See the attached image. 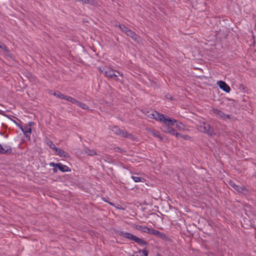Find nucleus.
Listing matches in <instances>:
<instances>
[{
	"mask_svg": "<svg viewBox=\"0 0 256 256\" xmlns=\"http://www.w3.org/2000/svg\"><path fill=\"white\" fill-rule=\"evenodd\" d=\"M147 116L150 118H154L156 120L162 122L164 124H170L174 120L170 119V118L164 114H160L156 110H150L148 111L146 114Z\"/></svg>",
	"mask_w": 256,
	"mask_h": 256,
	"instance_id": "1",
	"label": "nucleus"
},
{
	"mask_svg": "<svg viewBox=\"0 0 256 256\" xmlns=\"http://www.w3.org/2000/svg\"><path fill=\"white\" fill-rule=\"evenodd\" d=\"M197 127L200 132L206 134L208 136H212L216 134L214 129L205 121H200L197 124Z\"/></svg>",
	"mask_w": 256,
	"mask_h": 256,
	"instance_id": "2",
	"label": "nucleus"
},
{
	"mask_svg": "<svg viewBox=\"0 0 256 256\" xmlns=\"http://www.w3.org/2000/svg\"><path fill=\"white\" fill-rule=\"evenodd\" d=\"M104 76L116 81H120L118 76L123 78L124 74L122 72L114 69L106 68L104 70Z\"/></svg>",
	"mask_w": 256,
	"mask_h": 256,
	"instance_id": "3",
	"label": "nucleus"
},
{
	"mask_svg": "<svg viewBox=\"0 0 256 256\" xmlns=\"http://www.w3.org/2000/svg\"><path fill=\"white\" fill-rule=\"evenodd\" d=\"M112 130L116 135L122 138H126L130 140H134L135 137L131 134L128 133L126 131L120 129L116 126L112 127Z\"/></svg>",
	"mask_w": 256,
	"mask_h": 256,
	"instance_id": "4",
	"label": "nucleus"
},
{
	"mask_svg": "<svg viewBox=\"0 0 256 256\" xmlns=\"http://www.w3.org/2000/svg\"><path fill=\"white\" fill-rule=\"evenodd\" d=\"M170 119L174 120L172 122V124H164L162 126V130L166 133H169L172 135H176V137H178V136H180V134L176 132L175 130L172 127V126L174 125L176 120L172 118H170Z\"/></svg>",
	"mask_w": 256,
	"mask_h": 256,
	"instance_id": "5",
	"label": "nucleus"
},
{
	"mask_svg": "<svg viewBox=\"0 0 256 256\" xmlns=\"http://www.w3.org/2000/svg\"><path fill=\"white\" fill-rule=\"evenodd\" d=\"M228 185L238 193L244 192V194H246V192H248V190L244 186L236 185L231 180L228 182Z\"/></svg>",
	"mask_w": 256,
	"mask_h": 256,
	"instance_id": "6",
	"label": "nucleus"
},
{
	"mask_svg": "<svg viewBox=\"0 0 256 256\" xmlns=\"http://www.w3.org/2000/svg\"><path fill=\"white\" fill-rule=\"evenodd\" d=\"M212 112L216 114L217 116H219L220 118L225 120L226 119H229L230 118V116L228 114H225L223 112L222 110H218L216 108H212Z\"/></svg>",
	"mask_w": 256,
	"mask_h": 256,
	"instance_id": "7",
	"label": "nucleus"
},
{
	"mask_svg": "<svg viewBox=\"0 0 256 256\" xmlns=\"http://www.w3.org/2000/svg\"><path fill=\"white\" fill-rule=\"evenodd\" d=\"M18 126L25 134L26 137L30 140V134L32 132V128L29 125H26L22 127V126L18 125Z\"/></svg>",
	"mask_w": 256,
	"mask_h": 256,
	"instance_id": "8",
	"label": "nucleus"
},
{
	"mask_svg": "<svg viewBox=\"0 0 256 256\" xmlns=\"http://www.w3.org/2000/svg\"><path fill=\"white\" fill-rule=\"evenodd\" d=\"M218 84L220 88L222 89L224 91L226 92H230V87L225 82L220 80L218 82Z\"/></svg>",
	"mask_w": 256,
	"mask_h": 256,
	"instance_id": "9",
	"label": "nucleus"
},
{
	"mask_svg": "<svg viewBox=\"0 0 256 256\" xmlns=\"http://www.w3.org/2000/svg\"><path fill=\"white\" fill-rule=\"evenodd\" d=\"M12 148L9 146H4L3 147L0 144V154H10L12 152Z\"/></svg>",
	"mask_w": 256,
	"mask_h": 256,
	"instance_id": "10",
	"label": "nucleus"
},
{
	"mask_svg": "<svg viewBox=\"0 0 256 256\" xmlns=\"http://www.w3.org/2000/svg\"><path fill=\"white\" fill-rule=\"evenodd\" d=\"M119 235L132 240H134V238H136V236L128 232H119Z\"/></svg>",
	"mask_w": 256,
	"mask_h": 256,
	"instance_id": "11",
	"label": "nucleus"
},
{
	"mask_svg": "<svg viewBox=\"0 0 256 256\" xmlns=\"http://www.w3.org/2000/svg\"><path fill=\"white\" fill-rule=\"evenodd\" d=\"M56 168L62 172L70 171V169L68 166L64 165L61 163L56 164Z\"/></svg>",
	"mask_w": 256,
	"mask_h": 256,
	"instance_id": "12",
	"label": "nucleus"
},
{
	"mask_svg": "<svg viewBox=\"0 0 256 256\" xmlns=\"http://www.w3.org/2000/svg\"><path fill=\"white\" fill-rule=\"evenodd\" d=\"M128 36H130L134 41L137 42L139 40V36L133 31L130 30L126 34Z\"/></svg>",
	"mask_w": 256,
	"mask_h": 256,
	"instance_id": "13",
	"label": "nucleus"
},
{
	"mask_svg": "<svg viewBox=\"0 0 256 256\" xmlns=\"http://www.w3.org/2000/svg\"><path fill=\"white\" fill-rule=\"evenodd\" d=\"M83 152L90 156L97 155V153L94 150L90 149L88 148L87 147H85L84 148L83 150Z\"/></svg>",
	"mask_w": 256,
	"mask_h": 256,
	"instance_id": "14",
	"label": "nucleus"
},
{
	"mask_svg": "<svg viewBox=\"0 0 256 256\" xmlns=\"http://www.w3.org/2000/svg\"><path fill=\"white\" fill-rule=\"evenodd\" d=\"M134 241L137 242L140 246L148 244V242H146L144 240L136 236V238H134Z\"/></svg>",
	"mask_w": 256,
	"mask_h": 256,
	"instance_id": "15",
	"label": "nucleus"
},
{
	"mask_svg": "<svg viewBox=\"0 0 256 256\" xmlns=\"http://www.w3.org/2000/svg\"><path fill=\"white\" fill-rule=\"evenodd\" d=\"M138 254L136 256H148V252L146 250H139L138 252H136Z\"/></svg>",
	"mask_w": 256,
	"mask_h": 256,
	"instance_id": "16",
	"label": "nucleus"
},
{
	"mask_svg": "<svg viewBox=\"0 0 256 256\" xmlns=\"http://www.w3.org/2000/svg\"><path fill=\"white\" fill-rule=\"evenodd\" d=\"M45 142L49 146V147L52 149L55 148V145L52 142L50 139L46 138L45 140Z\"/></svg>",
	"mask_w": 256,
	"mask_h": 256,
	"instance_id": "17",
	"label": "nucleus"
},
{
	"mask_svg": "<svg viewBox=\"0 0 256 256\" xmlns=\"http://www.w3.org/2000/svg\"><path fill=\"white\" fill-rule=\"evenodd\" d=\"M137 228L138 230H141L142 231L144 232H146V233H148L150 232V228H148V227H146V226H138Z\"/></svg>",
	"mask_w": 256,
	"mask_h": 256,
	"instance_id": "18",
	"label": "nucleus"
},
{
	"mask_svg": "<svg viewBox=\"0 0 256 256\" xmlns=\"http://www.w3.org/2000/svg\"><path fill=\"white\" fill-rule=\"evenodd\" d=\"M76 104L84 110H88V106L86 104L82 103L79 101H78Z\"/></svg>",
	"mask_w": 256,
	"mask_h": 256,
	"instance_id": "19",
	"label": "nucleus"
},
{
	"mask_svg": "<svg viewBox=\"0 0 256 256\" xmlns=\"http://www.w3.org/2000/svg\"><path fill=\"white\" fill-rule=\"evenodd\" d=\"M149 234H154V235L157 236H161V235H162V234L159 231H158L157 230H154L152 228L150 229Z\"/></svg>",
	"mask_w": 256,
	"mask_h": 256,
	"instance_id": "20",
	"label": "nucleus"
},
{
	"mask_svg": "<svg viewBox=\"0 0 256 256\" xmlns=\"http://www.w3.org/2000/svg\"><path fill=\"white\" fill-rule=\"evenodd\" d=\"M118 27L126 34L127 32H128V31L130 30V29H129L128 28H127L126 26H125L124 25H120V24L118 26Z\"/></svg>",
	"mask_w": 256,
	"mask_h": 256,
	"instance_id": "21",
	"label": "nucleus"
},
{
	"mask_svg": "<svg viewBox=\"0 0 256 256\" xmlns=\"http://www.w3.org/2000/svg\"><path fill=\"white\" fill-rule=\"evenodd\" d=\"M58 154L60 156L64 157V158H66L68 156V154L67 152H66L65 151L62 150H59V152L58 153Z\"/></svg>",
	"mask_w": 256,
	"mask_h": 256,
	"instance_id": "22",
	"label": "nucleus"
},
{
	"mask_svg": "<svg viewBox=\"0 0 256 256\" xmlns=\"http://www.w3.org/2000/svg\"><path fill=\"white\" fill-rule=\"evenodd\" d=\"M86 4H89L92 6H96L98 5L97 0H88V2Z\"/></svg>",
	"mask_w": 256,
	"mask_h": 256,
	"instance_id": "23",
	"label": "nucleus"
},
{
	"mask_svg": "<svg viewBox=\"0 0 256 256\" xmlns=\"http://www.w3.org/2000/svg\"><path fill=\"white\" fill-rule=\"evenodd\" d=\"M175 123H176V128H177L178 130H181L184 129V126L183 125V124L182 123H181L180 122H178L176 120Z\"/></svg>",
	"mask_w": 256,
	"mask_h": 256,
	"instance_id": "24",
	"label": "nucleus"
},
{
	"mask_svg": "<svg viewBox=\"0 0 256 256\" xmlns=\"http://www.w3.org/2000/svg\"><path fill=\"white\" fill-rule=\"evenodd\" d=\"M132 178L135 182H143L142 180H144V178L137 176H132Z\"/></svg>",
	"mask_w": 256,
	"mask_h": 256,
	"instance_id": "25",
	"label": "nucleus"
},
{
	"mask_svg": "<svg viewBox=\"0 0 256 256\" xmlns=\"http://www.w3.org/2000/svg\"><path fill=\"white\" fill-rule=\"evenodd\" d=\"M150 132L154 136L160 138V134L158 132H156L155 130H150Z\"/></svg>",
	"mask_w": 256,
	"mask_h": 256,
	"instance_id": "26",
	"label": "nucleus"
},
{
	"mask_svg": "<svg viewBox=\"0 0 256 256\" xmlns=\"http://www.w3.org/2000/svg\"><path fill=\"white\" fill-rule=\"evenodd\" d=\"M68 101L71 102L72 103L76 104L78 100H76L72 97L69 96V98H68Z\"/></svg>",
	"mask_w": 256,
	"mask_h": 256,
	"instance_id": "27",
	"label": "nucleus"
},
{
	"mask_svg": "<svg viewBox=\"0 0 256 256\" xmlns=\"http://www.w3.org/2000/svg\"><path fill=\"white\" fill-rule=\"evenodd\" d=\"M62 93H60L59 92H54V95L58 98H62Z\"/></svg>",
	"mask_w": 256,
	"mask_h": 256,
	"instance_id": "28",
	"label": "nucleus"
},
{
	"mask_svg": "<svg viewBox=\"0 0 256 256\" xmlns=\"http://www.w3.org/2000/svg\"><path fill=\"white\" fill-rule=\"evenodd\" d=\"M0 48L4 50V51H7V48L6 46L0 42Z\"/></svg>",
	"mask_w": 256,
	"mask_h": 256,
	"instance_id": "29",
	"label": "nucleus"
},
{
	"mask_svg": "<svg viewBox=\"0 0 256 256\" xmlns=\"http://www.w3.org/2000/svg\"><path fill=\"white\" fill-rule=\"evenodd\" d=\"M50 165L54 167L55 168H53V170L54 172H57L56 169V164H54V162H50Z\"/></svg>",
	"mask_w": 256,
	"mask_h": 256,
	"instance_id": "30",
	"label": "nucleus"
},
{
	"mask_svg": "<svg viewBox=\"0 0 256 256\" xmlns=\"http://www.w3.org/2000/svg\"><path fill=\"white\" fill-rule=\"evenodd\" d=\"M178 136H180L184 140H189L190 138V137L188 135H184L180 134V136H178Z\"/></svg>",
	"mask_w": 256,
	"mask_h": 256,
	"instance_id": "31",
	"label": "nucleus"
},
{
	"mask_svg": "<svg viewBox=\"0 0 256 256\" xmlns=\"http://www.w3.org/2000/svg\"><path fill=\"white\" fill-rule=\"evenodd\" d=\"M76 0L78 2H81L84 4H86V3L88 2V0Z\"/></svg>",
	"mask_w": 256,
	"mask_h": 256,
	"instance_id": "32",
	"label": "nucleus"
},
{
	"mask_svg": "<svg viewBox=\"0 0 256 256\" xmlns=\"http://www.w3.org/2000/svg\"><path fill=\"white\" fill-rule=\"evenodd\" d=\"M69 98V96H64V94H62V98L61 99H62V100H66L68 101V98Z\"/></svg>",
	"mask_w": 256,
	"mask_h": 256,
	"instance_id": "33",
	"label": "nucleus"
},
{
	"mask_svg": "<svg viewBox=\"0 0 256 256\" xmlns=\"http://www.w3.org/2000/svg\"><path fill=\"white\" fill-rule=\"evenodd\" d=\"M52 150H54L56 152L57 154H58V153L59 152V150H60V149L56 146H55V148L52 149Z\"/></svg>",
	"mask_w": 256,
	"mask_h": 256,
	"instance_id": "34",
	"label": "nucleus"
},
{
	"mask_svg": "<svg viewBox=\"0 0 256 256\" xmlns=\"http://www.w3.org/2000/svg\"><path fill=\"white\" fill-rule=\"evenodd\" d=\"M99 70L102 72H104V70H106V68H103L102 69L101 68H98Z\"/></svg>",
	"mask_w": 256,
	"mask_h": 256,
	"instance_id": "35",
	"label": "nucleus"
},
{
	"mask_svg": "<svg viewBox=\"0 0 256 256\" xmlns=\"http://www.w3.org/2000/svg\"><path fill=\"white\" fill-rule=\"evenodd\" d=\"M116 149L117 150H116L117 152H122V150L121 148H117Z\"/></svg>",
	"mask_w": 256,
	"mask_h": 256,
	"instance_id": "36",
	"label": "nucleus"
},
{
	"mask_svg": "<svg viewBox=\"0 0 256 256\" xmlns=\"http://www.w3.org/2000/svg\"><path fill=\"white\" fill-rule=\"evenodd\" d=\"M166 96L168 98H170V100H172V96H170V95H166Z\"/></svg>",
	"mask_w": 256,
	"mask_h": 256,
	"instance_id": "37",
	"label": "nucleus"
},
{
	"mask_svg": "<svg viewBox=\"0 0 256 256\" xmlns=\"http://www.w3.org/2000/svg\"><path fill=\"white\" fill-rule=\"evenodd\" d=\"M157 256H161V255H160V254H157Z\"/></svg>",
	"mask_w": 256,
	"mask_h": 256,
	"instance_id": "38",
	"label": "nucleus"
},
{
	"mask_svg": "<svg viewBox=\"0 0 256 256\" xmlns=\"http://www.w3.org/2000/svg\"><path fill=\"white\" fill-rule=\"evenodd\" d=\"M186 1H189L190 0H186Z\"/></svg>",
	"mask_w": 256,
	"mask_h": 256,
	"instance_id": "39",
	"label": "nucleus"
}]
</instances>
